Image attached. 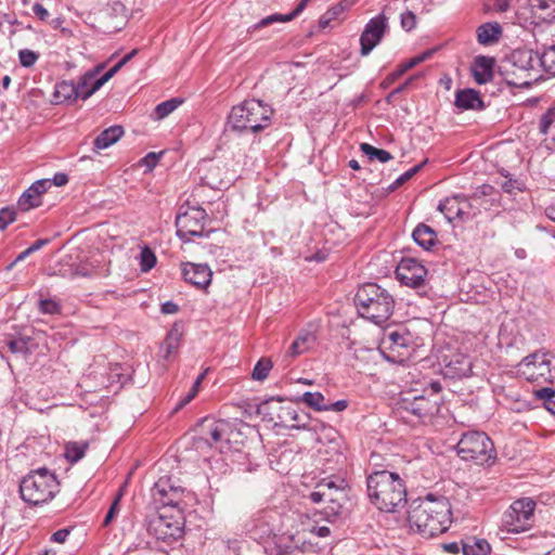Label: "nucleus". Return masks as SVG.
Instances as JSON below:
<instances>
[{
	"mask_svg": "<svg viewBox=\"0 0 555 555\" xmlns=\"http://www.w3.org/2000/svg\"><path fill=\"white\" fill-rule=\"evenodd\" d=\"M247 532L251 539L260 543H267L273 540V526L266 516H258L247 525Z\"/></svg>",
	"mask_w": 555,
	"mask_h": 555,
	"instance_id": "nucleus-20",
	"label": "nucleus"
},
{
	"mask_svg": "<svg viewBox=\"0 0 555 555\" xmlns=\"http://www.w3.org/2000/svg\"><path fill=\"white\" fill-rule=\"evenodd\" d=\"M33 12L40 21H47L50 16L48 10L40 3H35L33 5Z\"/></svg>",
	"mask_w": 555,
	"mask_h": 555,
	"instance_id": "nucleus-63",
	"label": "nucleus"
},
{
	"mask_svg": "<svg viewBox=\"0 0 555 555\" xmlns=\"http://www.w3.org/2000/svg\"><path fill=\"white\" fill-rule=\"evenodd\" d=\"M297 551L292 535H273L272 545L266 546L268 555H294Z\"/></svg>",
	"mask_w": 555,
	"mask_h": 555,
	"instance_id": "nucleus-27",
	"label": "nucleus"
},
{
	"mask_svg": "<svg viewBox=\"0 0 555 555\" xmlns=\"http://www.w3.org/2000/svg\"><path fill=\"white\" fill-rule=\"evenodd\" d=\"M414 242L422 248L429 250L438 242L436 231L425 223H420L413 231Z\"/></svg>",
	"mask_w": 555,
	"mask_h": 555,
	"instance_id": "nucleus-28",
	"label": "nucleus"
},
{
	"mask_svg": "<svg viewBox=\"0 0 555 555\" xmlns=\"http://www.w3.org/2000/svg\"><path fill=\"white\" fill-rule=\"evenodd\" d=\"M537 65V52L530 49H516L502 62L500 70L509 86L528 88L539 77Z\"/></svg>",
	"mask_w": 555,
	"mask_h": 555,
	"instance_id": "nucleus-5",
	"label": "nucleus"
},
{
	"mask_svg": "<svg viewBox=\"0 0 555 555\" xmlns=\"http://www.w3.org/2000/svg\"><path fill=\"white\" fill-rule=\"evenodd\" d=\"M205 377V373L201 374L196 380L194 382L193 386H192V389L190 390V392L179 402L178 404V408H182L184 405H186L189 402H191L195 396L197 395L198 392V388L203 382Z\"/></svg>",
	"mask_w": 555,
	"mask_h": 555,
	"instance_id": "nucleus-52",
	"label": "nucleus"
},
{
	"mask_svg": "<svg viewBox=\"0 0 555 555\" xmlns=\"http://www.w3.org/2000/svg\"><path fill=\"white\" fill-rule=\"evenodd\" d=\"M104 65H98L93 69L88 70L86 74H83L77 82H75L78 95L82 100H87L90 96L85 95L88 90L92 87L94 80L96 79V76L100 74V72L103 69Z\"/></svg>",
	"mask_w": 555,
	"mask_h": 555,
	"instance_id": "nucleus-36",
	"label": "nucleus"
},
{
	"mask_svg": "<svg viewBox=\"0 0 555 555\" xmlns=\"http://www.w3.org/2000/svg\"><path fill=\"white\" fill-rule=\"evenodd\" d=\"M124 134V129L121 126H112L105 130H103L95 139H94V147L96 150H104L116 143Z\"/></svg>",
	"mask_w": 555,
	"mask_h": 555,
	"instance_id": "nucleus-31",
	"label": "nucleus"
},
{
	"mask_svg": "<svg viewBox=\"0 0 555 555\" xmlns=\"http://www.w3.org/2000/svg\"><path fill=\"white\" fill-rule=\"evenodd\" d=\"M401 408L408 413L418 417L426 418L438 412V404L425 396H415L412 399L403 398Z\"/></svg>",
	"mask_w": 555,
	"mask_h": 555,
	"instance_id": "nucleus-17",
	"label": "nucleus"
},
{
	"mask_svg": "<svg viewBox=\"0 0 555 555\" xmlns=\"http://www.w3.org/2000/svg\"><path fill=\"white\" fill-rule=\"evenodd\" d=\"M52 186L50 179H40L35 181L30 188L33 193H37L40 197Z\"/></svg>",
	"mask_w": 555,
	"mask_h": 555,
	"instance_id": "nucleus-55",
	"label": "nucleus"
},
{
	"mask_svg": "<svg viewBox=\"0 0 555 555\" xmlns=\"http://www.w3.org/2000/svg\"><path fill=\"white\" fill-rule=\"evenodd\" d=\"M387 340L389 348L395 350L397 347H408L411 343V335L406 330H397L388 333Z\"/></svg>",
	"mask_w": 555,
	"mask_h": 555,
	"instance_id": "nucleus-41",
	"label": "nucleus"
},
{
	"mask_svg": "<svg viewBox=\"0 0 555 555\" xmlns=\"http://www.w3.org/2000/svg\"><path fill=\"white\" fill-rule=\"evenodd\" d=\"M517 367L528 382L553 383L555 380V358L548 353H530L517 364Z\"/></svg>",
	"mask_w": 555,
	"mask_h": 555,
	"instance_id": "nucleus-9",
	"label": "nucleus"
},
{
	"mask_svg": "<svg viewBox=\"0 0 555 555\" xmlns=\"http://www.w3.org/2000/svg\"><path fill=\"white\" fill-rule=\"evenodd\" d=\"M534 393L538 399L543 400L544 406L548 404V401H553L555 399V390L550 387L541 388Z\"/></svg>",
	"mask_w": 555,
	"mask_h": 555,
	"instance_id": "nucleus-56",
	"label": "nucleus"
},
{
	"mask_svg": "<svg viewBox=\"0 0 555 555\" xmlns=\"http://www.w3.org/2000/svg\"><path fill=\"white\" fill-rule=\"evenodd\" d=\"M315 340L317 337L313 333L309 331H301L296 337V339L288 347L285 357L295 358L305 353L314 346Z\"/></svg>",
	"mask_w": 555,
	"mask_h": 555,
	"instance_id": "nucleus-26",
	"label": "nucleus"
},
{
	"mask_svg": "<svg viewBox=\"0 0 555 555\" xmlns=\"http://www.w3.org/2000/svg\"><path fill=\"white\" fill-rule=\"evenodd\" d=\"M367 495L380 512L395 513L406 503V488L402 478L388 470H376L366 479Z\"/></svg>",
	"mask_w": 555,
	"mask_h": 555,
	"instance_id": "nucleus-2",
	"label": "nucleus"
},
{
	"mask_svg": "<svg viewBox=\"0 0 555 555\" xmlns=\"http://www.w3.org/2000/svg\"><path fill=\"white\" fill-rule=\"evenodd\" d=\"M534 15L543 22L555 20V1L553 0H530Z\"/></svg>",
	"mask_w": 555,
	"mask_h": 555,
	"instance_id": "nucleus-33",
	"label": "nucleus"
},
{
	"mask_svg": "<svg viewBox=\"0 0 555 555\" xmlns=\"http://www.w3.org/2000/svg\"><path fill=\"white\" fill-rule=\"evenodd\" d=\"M388 29V18L384 13L372 17L365 25L360 36V53L362 56L369 55L373 49L382 41Z\"/></svg>",
	"mask_w": 555,
	"mask_h": 555,
	"instance_id": "nucleus-14",
	"label": "nucleus"
},
{
	"mask_svg": "<svg viewBox=\"0 0 555 555\" xmlns=\"http://www.w3.org/2000/svg\"><path fill=\"white\" fill-rule=\"evenodd\" d=\"M535 502L530 498L516 500L511 504L502 518L506 531L519 533L529 530L534 521Z\"/></svg>",
	"mask_w": 555,
	"mask_h": 555,
	"instance_id": "nucleus-11",
	"label": "nucleus"
},
{
	"mask_svg": "<svg viewBox=\"0 0 555 555\" xmlns=\"http://www.w3.org/2000/svg\"><path fill=\"white\" fill-rule=\"evenodd\" d=\"M116 74L113 70V68L108 69L103 76H101L100 78H96L94 80L92 87L88 90V92L85 95L91 96L93 93H95L98 90H100Z\"/></svg>",
	"mask_w": 555,
	"mask_h": 555,
	"instance_id": "nucleus-47",
	"label": "nucleus"
},
{
	"mask_svg": "<svg viewBox=\"0 0 555 555\" xmlns=\"http://www.w3.org/2000/svg\"><path fill=\"white\" fill-rule=\"evenodd\" d=\"M438 210L444 215L449 222L463 219V210L460 207V195H453L441 201L438 205Z\"/></svg>",
	"mask_w": 555,
	"mask_h": 555,
	"instance_id": "nucleus-32",
	"label": "nucleus"
},
{
	"mask_svg": "<svg viewBox=\"0 0 555 555\" xmlns=\"http://www.w3.org/2000/svg\"><path fill=\"white\" fill-rule=\"evenodd\" d=\"M490 551V544L485 539L472 537L462 540V552L464 555H488Z\"/></svg>",
	"mask_w": 555,
	"mask_h": 555,
	"instance_id": "nucleus-34",
	"label": "nucleus"
},
{
	"mask_svg": "<svg viewBox=\"0 0 555 555\" xmlns=\"http://www.w3.org/2000/svg\"><path fill=\"white\" fill-rule=\"evenodd\" d=\"M330 505L326 507V516H338L341 514L343 505L338 502V499L328 498Z\"/></svg>",
	"mask_w": 555,
	"mask_h": 555,
	"instance_id": "nucleus-58",
	"label": "nucleus"
},
{
	"mask_svg": "<svg viewBox=\"0 0 555 555\" xmlns=\"http://www.w3.org/2000/svg\"><path fill=\"white\" fill-rule=\"evenodd\" d=\"M225 423L223 421H214L205 418L201 424L199 441H205L212 447L223 438Z\"/></svg>",
	"mask_w": 555,
	"mask_h": 555,
	"instance_id": "nucleus-21",
	"label": "nucleus"
},
{
	"mask_svg": "<svg viewBox=\"0 0 555 555\" xmlns=\"http://www.w3.org/2000/svg\"><path fill=\"white\" fill-rule=\"evenodd\" d=\"M501 188L505 193L514 194L517 191H521V182L505 176V180L501 183Z\"/></svg>",
	"mask_w": 555,
	"mask_h": 555,
	"instance_id": "nucleus-54",
	"label": "nucleus"
},
{
	"mask_svg": "<svg viewBox=\"0 0 555 555\" xmlns=\"http://www.w3.org/2000/svg\"><path fill=\"white\" fill-rule=\"evenodd\" d=\"M54 98L57 103L72 102L79 99L74 81H61L55 85Z\"/></svg>",
	"mask_w": 555,
	"mask_h": 555,
	"instance_id": "nucleus-35",
	"label": "nucleus"
},
{
	"mask_svg": "<svg viewBox=\"0 0 555 555\" xmlns=\"http://www.w3.org/2000/svg\"><path fill=\"white\" fill-rule=\"evenodd\" d=\"M273 109L260 100H245L232 107L227 126L236 133L259 132L271 124Z\"/></svg>",
	"mask_w": 555,
	"mask_h": 555,
	"instance_id": "nucleus-4",
	"label": "nucleus"
},
{
	"mask_svg": "<svg viewBox=\"0 0 555 555\" xmlns=\"http://www.w3.org/2000/svg\"><path fill=\"white\" fill-rule=\"evenodd\" d=\"M415 79V76H412L410 78H408L402 85L398 86L397 88H395L386 98L387 102H390L391 99L398 94H400L401 92H403L410 85L411 82Z\"/></svg>",
	"mask_w": 555,
	"mask_h": 555,
	"instance_id": "nucleus-61",
	"label": "nucleus"
},
{
	"mask_svg": "<svg viewBox=\"0 0 555 555\" xmlns=\"http://www.w3.org/2000/svg\"><path fill=\"white\" fill-rule=\"evenodd\" d=\"M413 67L415 66L413 65V62H411V60L400 64L396 70H393L386 77L382 86L387 87L393 83L397 79H399L402 75H404L408 70L412 69Z\"/></svg>",
	"mask_w": 555,
	"mask_h": 555,
	"instance_id": "nucleus-44",
	"label": "nucleus"
},
{
	"mask_svg": "<svg viewBox=\"0 0 555 555\" xmlns=\"http://www.w3.org/2000/svg\"><path fill=\"white\" fill-rule=\"evenodd\" d=\"M396 276L402 284L418 288L425 284L427 269L418 260L404 257L396 269Z\"/></svg>",
	"mask_w": 555,
	"mask_h": 555,
	"instance_id": "nucleus-15",
	"label": "nucleus"
},
{
	"mask_svg": "<svg viewBox=\"0 0 555 555\" xmlns=\"http://www.w3.org/2000/svg\"><path fill=\"white\" fill-rule=\"evenodd\" d=\"M59 491L60 482L55 474L44 467L31 470L20 483L22 500L34 506L50 502Z\"/></svg>",
	"mask_w": 555,
	"mask_h": 555,
	"instance_id": "nucleus-6",
	"label": "nucleus"
},
{
	"mask_svg": "<svg viewBox=\"0 0 555 555\" xmlns=\"http://www.w3.org/2000/svg\"><path fill=\"white\" fill-rule=\"evenodd\" d=\"M311 0H300V2L296 5V8L291 13H288V14H280V13L271 14V15L260 20L251 28L254 30H256V29H260V28L270 26V25H272L274 23H278V22L279 23L291 22L294 18H296L306 9L307 4Z\"/></svg>",
	"mask_w": 555,
	"mask_h": 555,
	"instance_id": "nucleus-24",
	"label": "nucleus"
},
{
	"mask_svg": "<svg viewBox=\"0 0 555 555\" xmlns=\"http://www.w3.org/2000/svg\"><path fill=\"white\" fill-rule=\"evenodd\" d=\"M257 413L262 421L284 428H306L308 423L306 414L299 413L293 403L284 404L281 398H270L261 402L257 408Z\"/></svg>",
	"mask_w": 555,
	"mask_h": 555,
	"instance_id": "nucleus-7",
	"label": "nucleus"
},
{
	"mask_svg": "<svg viewBox=\"0 0 555 555\" xmlns=\"http://www.w3.org/2000/svg\"><path fill=\"white\" fill-rule=\"evenodd\" d=\"M16 219V211L14 208L4 207L0 209V230L7 229L9 224Z\"/></svg>",
	"mask_w": 555,
	"mask_h": 555,
	"instance_id": "nucleus-46",
	"label": "nucleus"
},
{
	"mask_svg": "<svg viewBox=\"0 0 555 555\" xmlns=\"http://www.w3.org/2000/svg\"><path fill=\"white\" fill-rule=\"evenodd\" d=\"M87 449H88L87 442H81V443L68 442L65 446L64 455L68 462L77 463L85 456Z\"/></svg>",
	"mask_w": 555,
	"mask_h": 555,
	"instance_id": "nucleus-39",
	"label": "nucleus"
},
{
	"mask_svg": "<svg viewBox=\"0 0 555 555\" xmlns=\"http://www.w3.org/2000/svg\"><path fill=\"white\" fill-rule=\"evenodd\" d=\"M494 60L489 56L479 55L472 65V75L478 85H485L493 78Z\"/></svg>",
	"mask_w": 555,
	"mask_h": 555,
	"instance_id": "nucleus-22",
	"label": "nucleus"
},
{
	"mask_svg": "<svg viewBox=\"0 0 555 555\" xmlns=\"http://www.w3.org/2000/svg\"><path fill=\"white\" fill-rule=\"evenodd\" d=\"M207 214L201 207H189L185 211L178 214L176 218L177 235L190 242L192 237L208 236L210 231H205Z\"/></svg>",
	"mask_w": 555,
	"mask_h": 555,
	"instance_id": "nucleus-12",
	"label": "nucleus"
},
{
	"mask_svg": "<svg viewBox=\"0 0 555 555\" xmlns=\"http://www.w3.org/2000/svg\"><path fill=\"white\" fill-rule=\"evenodd\" d=\"M119 511V499L117 498L111 505L105 518H104V521H103V526H107L112 520L113 518L115 517V515L118 513Z\"/></svg>",
	"mask_w": 555,
	"mask_h": 555,
	"instance_id": "nucleus-62",
	"label": "nucleus"
},
{
	"mask_svg": "<svg viewBox=\"0 0 555 555\" xmlns=\"http://www.w3.org/2000/svg\"><path fill=\"white\" fill-rule=\"evenodd\" d=\"M354 302L359 314L377 325L388 321L395 308L393 296L376 283L360 286Z\"/></svg>",
	"mask_w": 555,
	"mask_h": 555,
	"instance_id": "nucleus-3",
	"label": "nucleus"
},
{
	"mask_svg": "<svg viewBox=\"0 0 555 555\" xmlns=\"http://www.w3.org/2000/svg\"><path fill=\"white\" fill-rule=\"evenodd\" d=\"M145 521L147 532L157 540L171 543L183 535L182 515H168L166 511H159L150 514Z\"/></svg>",
	"mask_w": 555,
	"mask_h": 555,
	"instance_id": "nucleus-10",
	"label": "nucleus"
},
{
	"mask_svg": "<svg viewBox=\"0 0 555 555\" xmlns=\"http://www.w3.org/2000/svg\"><path fill=\"white\" fill-rule=\"evenodd\" d=\"M456 449L461 459L473 461L478 465L491 464L495 459L492 440L481 431L473 430L463 434Z\"/></svg>",
	"mask_w": 555,
	"mask_h": 555,
	"instance_id": "nucleus-8",
	"label": "nucleus"
},
{
	"mask_svg": "<svg viewBox=\"0 0 555 555\" xmlns=\"http://www.w3.org/2000/svg\"><path fill=\"white\" fill-rule=\"evenodd\" d=\"M184 488L176 486L171 478H159L152 488V498L160 506V511L167 507L176 509V513L182 515L184 504Z\"/></svg>",
	"mask_w": 555,
	"mask_h": 555,
	"instance_id": "nucleus-13",
	"label": "nucleus"
},
{
	"mask_svg": "<svg viewBox=\"0 0 555 555\" xmlns=\"http://www.w3.org/2000/svg\"><path fill=\"white\" fill-rule=\"evenodd\" d=\"M41 204V197L37 193H33L30 186L20 196L17 202L18 208L23 211L39 207Z\"/></svg>",
	"mask_w": 555,
	"mask_h": 555,
	"instance_id": "nucleus-40",
	"label": "nucleus"
},
{
	"mask_svg": "<svg viewBox=\"0 0 555 555\" xmlns=\"http://www.w3.org/2000/svg\"><path fill=\"white\" fill-rule=\"evenodd\" d=\"M301 402L315 411H327L328 400L321 392L306 391L301 398Z\"/></svg>",
	"mask_w": 555,
	"mask_h": 555,
	"instance_id": "nucleus-38",
	"label": "nucleus"
},
{
	"mask_svg": "<svg viewBox=\"0 0 555 555\" xmlns=\"http://www.w3.org/2000/svg\"><path fill=\"white\" fill-rule=\"evenodd\" d=\"M422 165H416L414 167H412L411 169H409L408 171H405L404 173H402L401 176H399L395 182L390 185V189L391 190H395L399 186H401L402 184H404L405 182H408L414 175H416L418 172V170L421 169Z\"/></svg>",
	"mask_w": 555,
	"mask_h": 555,
	"instance_id": "nucleus-51",
	"label": "nucleus"
},
{
	"mask_svg": "<svg viewBox=\"0 0 555 555\" xmlns=\"http://www.w3.org/2000/svg\"><path fill=\"white\" fill-rule=\"evenodd\" d=\"M436 51H437V48L428 49L410 60H411V62H413L414 66H417L418 64L429 60Z\"/></svg>",
	"mask_w": 555,
	"mask_h": 555,
	"instance_id": "nucleus-59",
	"label": "nucleus"
},
{
	"mask_svg": "<svg viewBox=\"0 0 555 555\" xmlns=\"http://www.w3.org/2000/svg\"><path fill=\"white\" fill-rule=\"evenodd\" d=\"M460 207L463 210V219L462 220H468L473 217L470 209L472 204L463 195H460Z\"/></svg>",
	"mask_w": 555,
	"mask_h": 555,
	"instance_id": "nucleus-60",
	"label": "nucleus"
},
{
	"mask_svg": "<svg viewBox=\"0 0 555 555\" xmlns=\"http://www.w3.org/2000/svg\"><path fill=\"white\" fill-rule=\"evenodd\" d=\"M40 312L44 314H59L61 313V306L53 299H40L38 302Z\"/></svg>",
	"mask_w": 555,
	"mask_h": 555,
	"instance_id": "nucleus-45",
	"label": "nucleus"
},
{
	"mask_svg": "<svg viewBox=\"0 0 555 555\" xmlns=\"http://www.w3.org/2000/svg\"><path fill=\"white\" fill-rule=\"evenodd\" d=\"M181 103H182V100H180L178 98H172L170 100L159 103L154 108L155 119H164L169 114H171Z\"/></svg>",
	"mask_w": 555,
	"mask_h": 555,
	"instance_id": "nucleus-42",
	"label": "nucleus"
},
{
	"mask_svg": "<svg viewBox=\"0 0 555 555\" xmlns=\"http://www.w3.org/2000/svg\"><path fill=\"white\" fill-rule=\"evenodd\" d=\"M451 514V505L447 498L428 494L412 501L408 521L411 529L429 539L449 529Z\"/></svg>",
	"mask_w": 555,
	"mask_h": 555,
	"instance_id": "nucleus-1",
	"label": "nucleus"
},
{
	"mask_svg": "<svg viewBox=\"0 0 555 555\" xmlns=\"http://www.w3.org/2000/svg\"><path fill=\"white\" fill-rule=\"evenodd\" d=\"M8 347L14 353H25L27 351V343L23 339H12L8 343Z\"/></svg>",
	"mask_w": 555,
	"mask_h": 555,
	"instance_id": "nucleus-57",
	"label": "nucleus"
},
{
	"mask_svg": "<svg viewBox=\"0 0 555 555\" xmlns=\"http://www.w3.org/2000/svg\"><path fill=\"white\" fill-rule=\"evenodd\" d=\"M502 35L499 23H485L477 28V40L480 44L489 46L496 42Z\"/></svg>",
	"mask_w": 555,
	"mask_h": 555,
	"instance_id": "nucleus-30",
	"label": "nucleus"
},
{
	"mask_svg": "<svg viewBox=\"0 0 555 555\" xmlns=\"http://www.w3.org/2000/svg\"><path fill=\"white\" fill-rule=\"evenodd\" d=\"M93 273V269L89 266V264H86V263H80L78 266H76L75 268H70L69 269V273H68V276H72V278H75V276H83V278H87V276H91ZM63 276H66L67 273H62Z\"/></svg>",
	"mask_w": 555,
	"mask_h": 555,
	"instance_id": "nucleus-50",
	"label": "nucleus"
},
{
	"mask_svg": "<svg viewBox=\"0 0 555 555\" xmlns=\"http://www.w3.org/2000/svg\"><path fill=\"white\" fill-rule=\"evenodd\" d=\"M498 402L514 412H522L528 410V402L524 400L520 392L512 386H502L495 390Z\"/></svg>",
	"mask_w": 555,
	"mask_h": 555,
	"instance_id": "nucleus-18",
	"label": "nucleus"
},
{
	"mask_svg": "<svg viewBox=\"0 0 555 555\" xmlns=\"http://www.w3.org/2000/svg\"><path fill=\"white\" fill-rule=\"evenodd\" d=\"M401 27L406 30L411 31L413 28H415L416 25V16L412 11H405L400 16Z\"/></svg>",
	"mask_w": 555,
	"mask_h": 555,
	"instance_id": "nucleus-53",
	"label": "nucleus"
},
{
	"mask_svg": "<svg viewBox=\"0 0 555 555\" xmlns=\"http://www.w3.org/2000/svg\"><path fill=\"white\" fill-rule=\"evenodd\" d=\"M182 275L189 284L198 289H206L212 278V271L208 264L184 262L182 263Z\"/></svg>",
	"mask_w": 555,
	"mask_h": 555,
	"instance_id": "nucleus-16",
	"label": "nucleus"
},
{
	"mask_svg": "<svg viewBox=\"0 0 555 555\" xmlns=\"http://www.w3.org/2000/svg\"><path fill=\"white\" fill-rule=\"evenodd\" d=\"M18 57L22 66L31 67L38 60L39 55L31 50L23 49L18 52Z\"/></svg>",
	"mask_w": 555,
	"mask_h": 555,
	"instance_id": "nucleus-48",
	"label": "nucleus"
},
{
	"mask_svg": "<svg viewBox=\"0 0 555 555\" xmlns=\"http://www.w3.org/2000/svg\"><path fill=\"white\" fill-rule=\"evenodd\" d=\"M539 65L550 75L555 76V44L543 47L537 51Z\"/></svg>",
	"mask_w": 555,
	"mask_h": 555,
	"instance_id": "nucleus-37",
	"label": "nucleus"
},
{
	"mask_svg": "<svg viewBox=\"0 0 555 555\" xmlns=\"http://www.w3.org/2000/svg\"><path fill=\"white\" fill-rule=\"evenodd\" d=\"M156 263V257L152 250L144 248L141 251V270L146 272L151 270Z\"/></svg>",
	"mask_w": 555,
	"mask_h": 555,
	"instance_id": "nucleus-49",
	"label": "nucleus"
},
{
	"mask_svg": "<svg viewBox=\"0 0 555 555\" xmlns=\"http://www.w3.org/2000/svg\"><path fill=\"white\" fill-rule=\"evenodd\" d=\"M455 106L462 111L485 108V103L478 91L474 89L459 90L455 94Z\"/></svg>",
	"mask_w": 555,
	"mask_h": 555,
	"instance_id": "nucleus-23",
	"label": "nucleus"
},
{
	"mask_svg": "<svg viewBox=\"0 0 555 555\" xmlns=\"http://www.w3.org/2000/svg\"><path fill=\"white\" fill-rule=\"evenodd\" d=\"M538 130L539 133L543 135V145L555 138V107L548 108L541 115L538 122Z\"/></svg>",
	"mask_w": 555,
	"mask_h": 555,
	"instance_id": "nucleus-29",
	"label": "nucleus"
},
{
	"mask_svg": "<svg viewBox=\"0 0 555 555\" xmlns=\"http://www.w3.org/2000/svg\"><path fill=\"white\" fill-rule=\"evenodd\" d=\"M182 341V331L178 324H173L170 331L167 333L165 340L159 346L160 357L170 362L179 352V348Z\"/></svg>",
	"mask_w": 555,
	"mask_h": 555,
	"instance_id": "nucleus-19",
	"label": "nucleus"
},
{
	"mask_svg": "<svg viewBox=\"0 0 555 555\" xmlns=\"http://www.w3.org/2000/svg\"><path fill=\"white\" fill-rule=\"evenodd\" d=\"M360 150L369 157L370 160H373L376 158L375 156L379 149L369 143H361Z\"/></svg>",
	"mask_w": 555,
	"mask_h": 555,
	"instance_id": "nucleus-64",
	"label": "nucleus"
},
{
	"mask_svg": "<svg viewBox=\"0 0 555 555\" xmlns=\"http://www.w3.org/2000/svg\"><path fill=\"white\" fill-rule=\"evenodd\" d=\"M311 0H300V2L296 5V8L291 13H288V14H280V13L271 14V15L260 20L251 28L254 30H256V29H260V28L270 26V25H272L274 23H278V22L279 23L291 22L294 18H296L306 9L307 4Z\"/></svg>",
	"mask_w": 555,
	"mask_h": 555,
	"instance_id": "nucleus-25",
	"label": "nucleus"
},
{
	"mask_svg": "<svg viewBox=\"0 0 555 555\" xmlns=\"http://www.w3.org/2000/svg\"><path fill=\"white\" fill-rule=\"evenodd\" d=\"M271 369L272 362L269 359L262 358L256 363L251 373V377L255 380H263L268 377Z\"/></svg>",
	"mask_w": 555,
	"mask_h": 555,
	"instance_id": "nucleus-43",
	"label": "nucleus"
}]
</instances>
